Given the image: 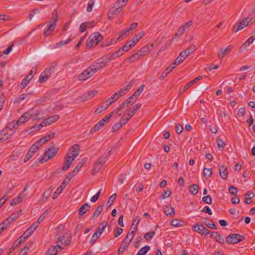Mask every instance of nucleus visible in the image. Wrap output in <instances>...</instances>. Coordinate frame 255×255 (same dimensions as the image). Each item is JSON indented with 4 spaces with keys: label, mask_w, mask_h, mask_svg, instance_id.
<instances>
[{
    "label": "nucleus",
    "mask_w": 255,
    "mask_h": 255,
    "mask_svg": "<svg viewBox=\"0 0 255 255\" xmlns=\"http://www.w3.org/2000/svg\"><path fill=\"white\" fill-rule=\"evenodd\" d=\"M25 195L23 193V192L20 193V194L17 196V198H15L13 199L12 201L11 202V205H15L17 204L20 203L23 199L24 198Z\"/></svg>",
    "instance_id": "obj_32"
},
{
    "label": "nucleus",
    "mask_w": 255,
    "mask_h": 255,
    "mask_svg": "<svg viewBox=\"0 0 255 255\" xmlns=\"http://www.w3.org/2000/svg\"><path fill=\"white\" fill-rule=\"evenodd\" d=\"M92 75L93 73L88 67L79 76V79L81 81H85Z\"/></svg>",
    "instance_id": "obj_19"
},
{
    "label": "nucleus",
    "mask_w": 255,
    "mask_h": 255,
    "mask_svg": "<svg viewBox=\"0 0 255 255\" xmlns=\"http://www.w3.org/2000/svg\"><path fill=\"white\" fill-rule=\"evenodd\" d=\"M59 118V116L54 115V116H51L48 118L45 119L43 121L42 124H43V125H44L45 126H48V125H50L52 124H53V123H54L55 121H58Z\"/></svg>",
    "instance_id": "obj_20"
},
{
    "label": "nucleus",
    "mask_w": 255,
    "mask_h": 255,
    "mask_svg": "<svg viewBox=\"0 0 255 255\" xmlns=\"http://www.w3.org/2000/svg\"><path fill=\"white\" fill-rule=\"evenodd\" d=\"M150 247L148 246H145L143 247V248H141L139 251L138 252V253L140 255H145L147 252L149 250Z\"/></svg>",
    "instance_id": "obj_51"
},
{
    "label": "nucleus",
    "mask_w": 255,
    "mask_h": 255,
    "mask_svg": "<svg viewBox=\"0 0 255 255\" xmlns=\"http://www.w3.org/2000/svg\"><path fill=\"white\" fill-rule=\"evenodd\" d=\"M29 113V119H31L33 121L39 120L44 118V113L42 111H33V110H29L27 112Z\"/></svg>",
    "instance_id": "obj_6"
},
{
    "label": "nucleus",
    "mask_w": 255,
    "mask_h": 255,
    "mask_svg": "<svg viewBox=\"0 0 255 255\" xmlns=\"http://www.w3.org/2000/svg\"><path fill=\"white\" fill-rule=\"evenodd\" d=\"M108 123V122H107V120H105L104 118H103L100 121H99L97 124H96L95 126L91 129V133H93L98 131L103 127L106 125Z\"/></svg>",
    "instance_id": "obj_15"
},
{
    "label": "nucleus",
    "mask_w": 255,
    "mask_h": 255,
    "mask_svg": "<svg viewBox=\"0 0 255 255\" xmlns=\"http://www.w3.org/2000/svg\"><path fill=\"white\" fill-rule=\"evenodd\" d=\"M141 107V104L138 103L136 105H135L133 107V110L132 111H129L128 110H126V112H128V116L129 117V118H131L134 115V114L136 112V111L139 109V108Z\"/></svg>",
    "instance_id": "obj_34"
},
{
    "label": "nucleus",
    "mask_w": 255,
    "mask_h": 255,
    "mask_svg": "<svg viewBox=\"0 0 255 255\" xmlns=\"http://www.w3.org/2000/svg\"><path fill=\"white\" fill-rule=\"evenodd\" d=\"M30 114L27 113L26 112L21 117H20L19 119L16 121L15 123L14 122L10 124V125L13 127H15V125L20 126L25 123H26L28 121H29V115Z\"/></svg>",
    "instance_id": "obj_9"
},
{
    "label": "nucleus",
    "mask_w": 255,
    "mask_h": 255,
    "mask_svg": "<svg viewBox=\"0 0 255 255\" xmlns=\"http://www.w3.org/2000/svg\"><path fill=\"white\" fill-rule=\"evenodd\" d=\"M43 127V125L42 124H40L39 125H36L34 126H33L27 129L26 130V132L28 133H31L35 131L40 130Z\"/></svg>",
    "instance_id": "obj_35"
},
{
    "label": "nucleus",
    "mask_w": 255,
    "mask_h": 255,
    "mask_svg": "<svg viewBox=\"0 0 255 255\" xmlns=\"http://www.w3.org/2000/svg\"><path fill=\"white\" fill-rule=\"evenodd\" d=\"M71 39H68L65 41H61L59 42H58L56 44V47L58 48L64 45L67 44L69 43L71 41Z\"/></svg>",
    "instance_id": "obj_58"
},
{
    "label": "nucleus",
    "mask_w": 255,
    "mask_h": 255,
    "mask_svg": "<svg viewBox=\"0 0 255 255\" xmlns=\"http://www.w3.org/2000/svg\"><path fill=\"white\" fill-rule=\"evenodd\" d=\"M101 236V234L97 231L93 234V235L91 239V241L92 242V243H94L97 240V239L100 237Z\"/></svg>",
    "instance_id": "obj_56"
},
{
    "label": "nucleus",
    "mask_w": 255,
    "mask_h": 255,
    "mask_svg": "<svg viewBox=\"0 0 255 255\" xmlns=\"http://www.w3.org/2000/svg\"><path fill=\"white\" fill-rule=\"evenodd\" d=\"M55 24L50 22L45 28L43 34L45 36H49L54 30Z\"/></svg>",
    "instance_id": "obj_22"
},
{
    "label": "nucleus",
    "mask_w": 255,
    "mask_h": 255,
    "mask_svg": "<svg viewBox=\"0 0 255 255\" xmlns=\"http://www.w3.org/2000/svg\"><path fill=\"white\" fill-rule=\"evenodd\" d=\"M144 34L145 33L144 31H140L137 34L135 35L132 39L135 41V42L137 43L139 40L143 37Z\"/></svg>",
    "instance_id": "obj_47"
},
{
    "label": "nucleus",
    "mask_w": 255,
    "mask_h": 255,
    "mask_svg": "<svg viewBox=\"0 0 255 255\" xmlns=\"http://www.w3.org/2000/svg\"><path fill=\"white\" fill-rule=\"evenodd\" d=\"M171 195V192L169 189H167V190L163 192L161 195L159 196V198L160 199H164L168 197H169Z\"/></svg>",
    "instance_id": "obj_49"
},
{
    "label": "nucleus",
    "mask_w": 255,
    "mask_h": 255,
    "mask_svg": "<svg viewBox=\"0 0 255 255\" xmlns=\"http://www.w3.org/2000/svg\"><path fill=\"white\" fill-rule=\"evenodd\" d=\"M52 21L51 22L56 25V23L58 19V14L56 10H54L52 12Z\"/></svg>",
    "instance_id": "obj_52"
},
{
    "label": "nucleus",
    "mask_w": 255,
    "mask_h": 255,
    "mask_svg": "<svg viewBox=\"0 0 255 255\" xmlns=\"http://www.w3.org/2000/svg\"><path fill=\"white\" fill-rule=\"evenodd\" d=\"M104 163H102L99 159L96 161L94 166L93 170L95 172H97L101 169V167L104 165Z\"/></svg>",
    "instance_id": "obj_41"
},
{
    "label": "nucleus",
    "mask_w": 255,
    "mask_h": 255,
    "mask_svg": "<svg viewBox=\"0 0 255 255\" xmlns=\"http://www.w3.org/2000/svg\"><path fill=\"white\" fill-rule=\"evenodd\" d=\"M252 19V17L250 16L244 18L240 21V24L238 25L236 30H235V28L233 29V31L237 32L238 31L244 28L245 27L248 26V23L251 21Z\"/></svg>",
    "instance_id": "obj_14"
},
{
    "label": "nucleus",
    "mask_w": 255,
    "mask_h": 255,
    "mask_svg": "<svg viewBox=\"0 0 255 255\" xmlns=\"http://www.w3.org/2000/svg\"><path fill=\"white\" fill-rule=\"evenodd\" d=\"M219 174L223 179H227L228 175V170L225 164L222 165L219 168Z\"/></svg>",
    "instance_id": "obj_21"
},
{
    "label": "nucleus",
    "mask_w": 255,
    "mask_h": 255,
    "mask_svg": "<svg viewBox=\"0 0 255 255\" xmlns=\"http://www.w3.org/2000/svg\"><path fill=\"white\" fill-rule=\"evenodd\" d=\"M58 150V147L51 148L48 147L45 150L43 155L41 156V161L45 162L49 160L50 159L54 157L57 154Z\"/></svg>",
    "instance_id": "obj_2"
},
{
    "label": "nucleus",
    "mask_w": 255,
    "mask_h": 255,
    "mask_svg": "<svg viewBox=\"0 0 255 255\" xmlns=\"http://www.w3.org/2000/svg\"><path fill=\"white\" fill-rule=\"evenodd\" d=\"M31 79L32 77H29V76H26L21 83L20 85V88L22 89L24 88L27 85Z\"/></svg>",
    "instance_id": "obj_42"
},
{
    "label": "nucleus",
    "mask_w": 255,
    "mask_h": 255,
    "mask_svg": "<svg viewBox=\"0 0 255 255\" xmlns=\"http://www.w3.org/2000/svg\"><path fill=\"white\" fill-rule=\"evenodd\" d=\"M245 239V237L239 234H232L229 235L226 239V241L230 244H237Z\"/></svg>",
    "instance_id": "obj_3"
},
{
    "label": "nucleus",
    "mask_w": 255,
    "mask_h": 255,
    "mask_svg": "<svg viewBox=\"0 0 255 255\" xmlns=\"http://www.w3.org/2000/svg\"><path fill=\"white\" fill-rule=\"evenodd\" d=\"M210 236L212 238L215 239L217 242L222 245H223L225 243L224 238L221 235H219L217 232H210Z\"/></svg>",
    "instance_id": "obj_23"
},
{
    "label": "nucleus",
    "mask_w": 255,
    "mask_h": 255,
    "mask_svg": "<svg viewBox=\"0 0 255 255\" xmlns=\"http://www.w3.org/2000/svg\"><path fill=\"white\" fill-rule=\"evenodd\" d=\"M229 192L232 195H236L238 193V190L235 187L232 186L229 188Z\"/></svg>",
    "instance_id": "obj_64"
},
{
    "label": "nucleus",
    "mask_w": 255,
    "mask_h": 255,
    "mask_svg": "<svg viewBox=\"0 0 255 255\" xmlns=\"http://www.w3.org/2000/svg\"><path fill=\"white\" fill-rule=\"evenodd\" d=\"M164 214L167 216L172 217L175 215V210L172 207L169 208L168 206H165L163 208Z\"/></svg>",
    "instance_id": "obj_27"
},
{
    "label": "nucleus",
    "mask_w": 255,
    "mask_h": 255,
    "mask_svg": "<svg viewBox=\"0 0 255 255\" xmlns=\"http://www.w3.org/2000/svg\"><path fill=\"white\" fill-rule=\"evenodd\" d=\"M80 150V147L78 144H74L71 146L68 152H67L66 156H69L71 158L75 159L76 157L79 155Z\"/></svg>",
    "instance_id": "obj_4"
},
{
    "label": "nucleus",
    "mask_w": 255,
    "mask_h": 255,
    "mask_svg": "<svg viewBox=\"0 0 255 255\" xmlns=\"http://www.w3.org/2000/svg\"><path fill=\"white\" fill-rule=\"evenodd\" d=\"M193 230L194 232L198 233L202 236H206L210 234V232L203 226L196 224L192 227Z\"/></svg>",
    "instance_id": "obj_7"
},
{
    "label": "nucleus",
    "mask_w": 255,
    "mask_h": 255,
    "mask_svg": "<svg viewBox=\"0 0 255 255\" xmlns=\"http://www.w3.org/2000/svg\"><path fill=\"white\" fill-rule=\"evenodd\" d=\"M74 160V159L71 158V157H70L69 156L68 157L67 156H66L64 162L62 167V170H67L69 168L70 165L72 164Z\"/></svg>",
    "instance_id": "obj_24"
},
{
    "label": "nucleus",
    "mask_w": 255,
    "mask_h": 255,
    "mask_svg": "<svg viewBox=\"0 0 255 255\" xmlns=\"http://www.w3.org/2000/svg\"><path fill=\"white\" fill-rule=\"evenodd\" d=\"M134 80L132 79L126 85V87L122 88L119 91L116 92L113 96H122L126 95L128 90L131 88L134 83Z\"/></svg>",
    "instance_id": "obj_12"
},
{
    "label": "nucleus",
    "mask_w": 255,
    "mask_h": 255,
    "mask_svg": "<svg viewBox=\"0 0 255 255\" xmlns=\"http://www.w3.org/2000/svg\"><path fill=\"white\" fill-rule=\"evenodd\" d=\"M41 145H38L37 143L35 142L34 144L32 145L29 151L31 152L32 153L34 154L37 151V150L39 148V146Z\"/></svg>",
    "instance_id": "obj_54"
},
{
    "label": "nucleus",
    "mask_w": 255,
    "mask_h": 255,
    "mask_svg": "<svg viewBox=\"0 0 255 255\" xmlns=\"http://www.w3.org/2000/svg\"><path fill=\"white\" fill-rule=\"evenodd\" d=\"M199 191V186L197 184H193L190 186L189 191L192 195L196 194Z\"/></svg>",
    "instance_id": "obj_43"
},
{
    "label": "nucleus",
    "mask_w": 255,
    "mask_h": 255,
    "mask_svg": "<svg viewBox=\"0 0 255 255\" xmlns=\"http://www.w3.org/2000/svg\"><path fill=\"white\" fill-rule=\"evenodd\" d=\"M87 161V158L86 157L83 158L82 160L80 162L79 164H78L73 169V172L76 174L80 170L81 168L83 166V165Z\"/></svg>",
    "instance_id": "obj_39"
},
{
    "label": "nucleus",
    "mask_w": 255,
    "mask_h": 255,
    "mask_svg": "<svg viewBox=\"0 0 255 255\" xmlns=\"http://www.w3.org/2000/svg\"><path fill=\"white\" fill-rule=\"evenodd\" d=\"M103 63L102 58H100L89 67V70L91 71L93 74L98 70L105 66Z\"/></svg>",
    "instance_id": "obj_11"
},
{
    "label": "nucleus",
    "mask_w": 255,
    "mask_h": 255,
    "mask_svg": "<svg viewBox=\"0 0 255 255\" xmlns=\"http://www.w3.org/2000/svg\"><path fill=\"white\" fill-rule=\"evenodd\" d=\"M144 87V85H141L137 89V90L134 92V93L132 95V96H139V95H140L141 93H142V92L143 90Z\"/></svg>",
    "instance_id": "obj_59"
},
{
    "label": "nucleus",
    "mask_w": 255,
    "mask_h": 255,
    "mask_svg": "<svg viewBox=\"0 0 255 255\" xmlns=\"http://www.w3.org/2000/svg\"><path fill=\"white\" fill-rule=\"evenodd\" d=\"M193 24V22L191 20L188 21V22H186L183 25H181L177 30V31L176 33H175V34L173 36L174 38H176L177 37H178L180 36L181 35H182L185 30L186 29H188L189 28L190 26H191Z\"/></svg>",
    "instance_id": "obj_5"
},
{
    "label": "nucleus",
    "mask_w": 255,
    "mask_h": 255,
    "mask_svg": "<svg viewBox=\"0 0 255 255\" xmlns=\"http://www.w3.org/2000/svg\"><path fill=\"white\" fill-rule=\"evenodd\" d=\"M141 57L139 56L138 54L137 53L133 54L132 56H130L128 58V61L129 63H132L135 61L140 59Z\"/></svg>",
    "instance_id": "obj_46"
},
{
    "label": "nucleus",
    "mask_w": 255,
    "mask_h": 255,
    "mask_svg": "<svg viewBox=\"0 0 255 255\" xmlns=\"http://www.w3.org/2000/svg\"><path fill=\"white\" fill-rule=\"evenodd\" d=\"M170 224L174 227H183L184 226V222L177 219H174L170 221Z\"/></svg>",
    "instance_id": "obj_38"
},
{
    "label": "nucleus",
    "mask_w": 255,
    "mask_h": 255,
    "mask_svg": "<svg viewBox=\"0 0 255 255\" xmlns=\"http://www.w3.org/2000/svg\"><path fill=\"white\" fill-rule=\"evenodd\" d=\"M118 100L117 97H111L108 100L106 101L105 103L102 105V108L107 109V108L111 105L112 103H114Z\"/></svg>",
    "instance_id": "obj_30"
},
{
    "label": "nucleus",
    "mask_w": 255,
    "mask_h": 255,
    "mask_svg": "<svg viewBox=\"0 0 255 255\" xmlns=\"http://www.w3.org/2000/svg\"><path fill=\"white\" fill-rule=\"evenodd\" d=\"M39 224H38L37 222L33 223L28 229V230L31 233H32L38 227Z\"/></svg>",
    "instance_id": "obj_63"
},
{
    "label": "nucleus",
    "mask_w": 255,
    "mask_h": 255,
    "mask_svg": "<svg viewBox=\"0 0 255 255\" xmlns=\"http://www.w3.org/2000/svg\"><path fill=\"white\" fill-rule=\"evenodd\" d=\"M116 197H117V194L116 193L112 194L110 197V198H109V200L107 202V204L109 206H111L112 205V204L115 201V200L116 198Z\"/></svg>",
    "instance_id": "obj_55"
},
{
    "label": "nucleus",
    "mask_w": 255,
    "mask_h": 255,
    "mask_svg": "<svg viewBox=\"0 0 255 255\" xmlns=\"http://www.w3.org/2000/svg\"><path fill=\"white\" fill-rule=\"evenodd\" d=\"M71 237L68 236H62L59 237L56 240V244L61 246L62 245L68 246L70 244Z\"/></svg>",
    "instance_id": "obj_13"
},
{
    "label": "nucleus",
    "mask_w": 255,
    "mask_h": 255,
    "mask_svg": "<svg viewBox=\"0 0 255 255\" xmlns=\"http://www.w3.org/2000/svg\"><path fill=\"white\" fill-rule=\"evenodd\" d=\"M255 38L253 36L250 37L247 41L243 44L242 46L240 48V50L241 51L244 50L245 49H246L247 47L249 46L251 44L253 43L254 41L255 40Z\"/></svg>",
    "instance_id": "obj_31"
},
{
    "label": "nucleus",
    "mask_w": 255,
    "mask_h": 255,
    "mask_svg": "<svg viewBox=\"0 0 255 255\" xmlns=\"http://www.w3.org/2000/svg\"><path fill=\"white\" fill-rule=\"evenodd\" d=\"M116 5H114L115 9H113V11L112 13L114 14H117L119 13L123 8L124 6L125 5V3L124 4H119V5H117L115 4Z\"/></svg>",
    "instance_id": "obj_40"
},
{
    "label": "nucleus",
    "mask_w": 255,
    "mask_h": 255,
    "mask_svg": "<svg viewBox=\"0 0 255 255\" xmlns=\"http://www.w3.org/2000/svg\"><path fill=\"white\" fill-rule=\"evenodd\" d=\"M122 127L123 124H121V122H118L113 126L112 131L113 132H115L119 130Z\"/></svg>",
    "instance_id": "obj_53"
},
{
    "label": "nucleus",
    "mask_w": 255,
    "mask_h": 255,
    "mask_svg": "<svg viewBox=\"0 0 255 255\" xmlns=\"http://www.w3.org/2000/svg\"><path fill=\"white\" fill-rule=\"evenodd\" d=\"M135 97H129L120 106V109L128 108L132 105L136 101Z\"/></svg>",
    "instance_id": "obj_17"
},
{
    "label": "nucleus",
    "mask_w": 255,
    "mask_h": 255,
    "mask_svg": "<svg viewBox=\"0 0 255 255\" xmlns=\"http://www.w3.org/2000/svg\"><path fill=\"white\" fill-rule=\"evenodd\" d=\"M196 50V46L195 45H191L188 48L184 50L186 51V54L189 56L191 53H193Z\"/></svg>",
    "instance_id": "obj_50"
},
{
    "label": "nucleus",
    "mask_w": 255,
    "mask_h": 255,
    "mask_svg": "<svg viewBox=\"0 0 255 255\" xmlns=\"http://www.w3.org/2000/svg\"><path fill=\"white\" fill-rule=\"evenodd\" d=\"M107 226V222L106 221H104L101 223L100 226L97 229V231L102 234L103 231L106 229Z\"/></svg>",
    "instance_id": "obj_48"
},
{
    "label": "nucleus",
    "mask_w": 255,
    "mask_h": 255,
    "mask_svg": "<svg viewBox=\"0 0 255 255\" xmlns=\"http://www.w3.org/2000/svg\"><path fill=\"white\" fill-rule=\"evenodd\" d=\"M233 48V45H229L227 47L224 49H221L218 52V56L219 58L222 59L226 55L231 52Z\"/></svg>",
    "instance_id": "obj_16"
},
{
    "label": "nucleus",
    "mask_w": 255,
    "mask_h": 255,
    "mask_svg": "<svg viewBox=\"0 0 255 255\" xmlns=\"http://www.w3.org/2000/svg\"><path fill=\"white\" fill-rule=\"evenodd\" d=\"M203 173L205 176H207L209 177L211 176L212 174V171L211 168H205L204 169Z\"/></svg>",
    "instance_id": "obj_62"
},
{
    "label": "nucleus",
    "mask_w": 255,
    "mask_h": 255,
    "mask_svg": "<svg viewBox=\"0 0 255 255\" xmlns=\"http://www.w3.org/2000/svg\"><path fill=\"white\" fill-rule=\"evenodd\" d=\"M53 72V68H47L42 73L39 77V81L40 83L45 82L51 76V74Z\"/></svg>",
    "instance_id": "obj_10"
},
{
    "label": "nucleus",
    "mask_w": 255,
    "mask_h": 255,
    "mask_svg": "<svg viewBox=\"0 0 255 255\" xmlns=\"http://www.w3.org/2000/svg\"><path fill=\"white\" fill-rule=\"evenodd\" d=\"M140 220V217L139 216H136L133 220V222L130 228V230L136 232L137 229V225L139 223Z\"/></svg>",
    "instance_id": "obj_26"
},
{
    "label": "nucleus",
    "mask_w": 255,
    "mask_h": 255,
    "mask_svg": "<svg viewBox=\"0 0 255 255\" xmlns=\"http://www.w3.org/2000/svg\"><path fill=\"white\" fill-rule=\"evenodd\" d=\"M155 234V232L154 231L146 233L144 235V238L147 241H149L153 237Z\"/></svg>",
    "instance_id": "obj_60"
},
{
    "label": "nucleus",
    "mask_w": 255,
    "mask_h": 255,
    "mask_svg": "<svg viewBox=\"0 0 255 255\" xmlns=\"http://www.w3.org/2000/svg\"><path fill=\"white\" fill-rule=\"evenodd\" d=\"M62 249V246H59L58 244L56 246H53L48 249L46 255H55L57 253L60 252Z\"/></svg>",
    "instance_id": "obj_18"
},
{
    "label": "nucleus",
    "mask_w": 255,
    "mask_h": 255,
    "mask_svg": "<svg viewBox=\"0 0 255 255\" xmlns=\"http://www.w3.org/2000/svg\"><path fill=\"white\" fill-rule=\"evenodd\" d=\"M13 221V220H12V219L9 217L8 218L4 221L3 222L1 223V224L2 226H3V227H4L5 228H6Z\"/></svg>",
    "instance_id": "obj_61"
},
{
    "label": "nucleus",
    "mask_w": 255,
    "mask_h": 255,
    "mask_svg": "<svg viewBox=\"0 0 255 255\" xmlns=\"http://www.w3.org/2000/svg\"><path fill=\"white\" fill-rule=\"evenodd\" d=\"M135 233V232H133V231L131 230L130 232H128V235L126 237L125 239L124 240V241L126 242L129 241V243H130L132 239L134 237Z\"/></svg>",
    "instance_id": "obj_44"
},
{
    "label": "nucleus",
    "mask_w": 255,
    "mask_h": 255,
    "mask_svg": "<svg viewBox=\"0 0 255 255\" xmlns=\"http://www.w3.org/2000/svg\"><path fill=\"white\" fill-rule=\"evenodd\" d=\"M102 40L103 36L99 32H95L88 38L87 41L86 47L87 48H91Z\"/></svg>",
    "instance_id": "obj_1"
},
{
    "label": "nucleus",
    "mask_w": 255,
    "mask_h": 255,
    "mask_svg": "<svg viewBox=\"0 0 255 255\" xmlns=\"http://www.w3.org/2000/svg\"><path fill=\"white\" fill-rule=\"evenodd\" d=\"M90 208V205L88 203H86L82 206L78 210V213L79 215L82 217L83 216L86 212L89 210Z\"/></svg>",
    "instance_id": "obj_28"
},
{
    "label": "nucleus",
    "mask_w": 255,
    "mask_h": 255,
    "mask_svg": "<svg viewBox=\"0 0 255 255\" xmlns=\"http://www.w3.org/2000/svg\"><path fill=\"white\" fill-rule=\"evenodd\" d=\"M67 183L66 181H64L62 184L59 187L56 191L54 192L53 196V199H55L62 192L63 189L66 186Z\"/></svg>",
    "instance_id": "obj_25"
},
{
    "label": "nucleus",
    "mask_w": 255,
    "mask_h": 255,
    "mask_svg": "<svg viewBox=\"0 0 255 255\" xmlns=\"http://www.w3.org/2000/svg\"><path fill=\"white\" fill-rule=\"evenodd\" d=\"M151 49L150 48V47L148 45H146L143 47L137 53L140 56V57L144 56L147 52Z\"/></svg>",
    "instance_id": "obj_37"
},
{
    "label": "nucleus",
    "mask_w": 255,
    "mask_h": 255,
    "mask_svg": "<svg viewBox=\"0 0 255 255\" xmlns=\"http://www.w3.org/2000/svg\"><path fill=\"white\" fill-rule=\"evenodd\" d=\"M175 67L173 66L172 64H171L162 73L159 79L160 80L163 79Z\"/></svg>",
    "instance_id": "obj_36"
},
{
    "label": "nucleus",
    "mask_w": 255,
    "mask_h": 255,
    "mask_svg": "<svg viewBox=\"0 0 255 255\" xmlns=\"http://www.w3.org/2000/svg\"><path fill=\"white\" fill-rule=\"evenodd\" d=\"M9 130H12V129L9 127H6L0 132V142L9 138L12 133L15 132V130H13L12 132L10 133L8 132Z\"/></svg>",
    "instance_id": "obj_8"
},
{
    "label": "nucleus",
    "mask_w": 255,
    "mask_h": 255,
    "mask_svg": "<svg viewBox=\"0 0 255 255\" xmlns=\"http://www.w3.org/2000/svg\"><path fill=\"white\" fill-rule=\"evenodd\" d=\"M202 201L205 203L207 204H212V198L210 195L204 196L202 198Z\"/></svg>",
    "instance_id": "obj_57"
},
{
    "label": "nucleus",
    "mask_w": 255,
    "mask_h": 255,
    "mask_svg": "<svg viewBox=\"0 0 255 255\" xmlns=\"http://www.w3.org/2000/svg\"><path fill=\"white\" fill-rule=\"evenodd\" d=\"M103 207V205H100L99 206H98L97 208L96 211H95V212L94 213L93 215V219L94 220H95L96 218H97L98 216L100 215V214L101 213V212L102 210Z\"/></svg>",
    "instance_id": "obj_45"
},
{
    "label": "nucleus",
    "mask_w": 255,
    "mask_h": 255,
    "mask_svg": "<svg viewBox=\"0 0 255 255\" xmlns=\"http://www.w3.org/2000/svg\"><path fill=\"white\" fill-rule=\"evenodd\" d=\"M51 190L50 189H48L47 191H46L42 196V198L40 199L38 201L39 204H43L49 197L51 194Z\"/></svg>",
    "instance_id": "obj_33"
},
{
    "label": "nucleus",
    "mask_w": 255,
    "mask_h": 255,
    "mask_svg": "<svg viewBox=\"0 0 255 255\" xmlns=\"http://www.w3.org/2000/svg\"><path fill=\"white\" fill-rule=\"evenodd\" d=\"M203 78L202 76H199L196 78H195L194 80H192L190 82H189L186 85H185L183 88L184 91H186L187 89H189V87H191L193 84L197 83L199 81L201 80Z\"/></svg>",
    "instance_id": "obj_29"
}]
</instances>
